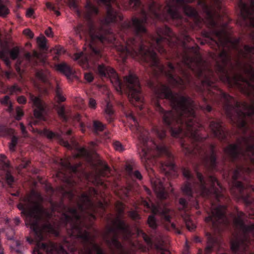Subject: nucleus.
Masks as SVG:
<instances>
[{"mask_svg": "<svg viewBox=\"0 0 254 254\" xmlns=\"http://www.w3.org/2000/svg\"><path fill=\"white\" fill-rule=\"evenodd\" d=\"M191 38H159V53L166 58H177L175 65L168 62L167 68L159 61V114L171 134L181 140L184 154L197 162L193 164L197 182L190 170L182 167L186 181L181 189L188 200L181 198L179 203L184 209L188 208L189 201L193 198V190L210 200L211 209L205 221L215 233L229 226L231 221L227 215V207L223 204L226 199L223 189L217 178L211 174L217 168L216 145L206 144L207 136H202L203 128L197 117V105L191 98L174 92L163 83L167 79L173 87L180 90L192 86L201 96L203 104L199 108L205 113L212 110V106L223 110L227 119L244 134L250 130L249 136H242L237 143L229 144L224 152L229 162L234 164L232 188L247 204L251 203L254 186L247 179L238 181L247 170L245 166L254 165V105L240 102L220 89L214 81V72L206 64L199 52L198 46L189 47Z\"/></svg>", "mask_w": 254, "mask_h": 254, "instance_id": "f257e3e1", "label": "nucleus"}, {"mask_svg": "<svg viewBox=\"0 0 254 254\" xmlns=\"http://www.w3.org/2000/svg\"><path fill=\"white\" fill-rule=\"evenodd\" d=\"M126 116L128 120L133 121L137 130L140 132L138 137L141 146L138 148V152L141 162L144 165H149L153 162L155 158L164 156L166 157L167 161L161 164L163 171L166 173L167 169L174 170L176 166L174 162V156L162 141L166 136V130L162 127H153L154 133L161 141L160 143H157L153 140H150L147 134L140 132L139 130L141 129L137 120L132 113L127 114Z\"/></svg>", "mask_w": 254, "mask_h": 254, "instance_id": "f03ea898", "label": "nucleus"}, {"mask_svg": "<svg viewBox=\"0 0 254 254\" xmlns=\"http://www.w3.org/2000/svg\"><path fill=\"white\" fill-rule=\"evenodd\" d=\"M124 213V209L120 208L119 210V216L117 217L116 220L113 221V225H108L106 227L105 242L113 254H115V250H116L119 254H128L125 252L123 246L119 240L120 233L122 239L125 241L128 240L131 235L128 226L121 218V216Z\"/></svg>", "mask_w": 254, "mask_h": 254, "instance_id": "7ed1b4c3", "label": "nucleus"}, {"mask_svg": "<svg viewBox=\"0 0 254 254\" xmlns=\"http://www.w3.org/2000/svg\"><path fill=\"white\" fill-rule=\"evenodd\" d=\"M146 207L150 209L152 215H150L147 220V223L150 227L153 229H155L158 226L157 220L155 217V215H158L160 218L166 222H171V216L170 214V209L165 206H161L153 203L146 202Z\"/></svg>", "mask_w": 254, "mask_h": 254, "instance_id": "20e7f679", "label": "nucleus"}, {"mask_svg": "<svg viewBox=\"0 0 254 254\" xmlns=\"http://www.w3.org/2000/svg\"><path fill=\"white\" fill-rule=\"evenodd\" d=\"M222 122L220 119L211 121L209 123L210 131L213 136L223 143L229 142V133L222 127Z\"/></svg>", "mask_w": 254, "mask_h": 254, "instance_id": "39448f33", "label": "nucleus"}, {"mask_svg": "<svg viewBox=\"0 0 254 254\" xmlns=\"http://www.w3.org/2000/svg\"><path fill=\"white\" fill-rule=\"evenodd\" d=\"M75 120L79 123V127L82 132H85L86 129L91 130L94 134H98L100 132L103 131L106 128V125L98 120H93L92 123L87 122L86 124L80 121L79 115H77Z\"/></svg>", "mask_w": 254, "mask_h": 254, "instance_id": "423d86ee", "label": "nucleus"}, {"mask_svg": "<svg viewBox=\"0 0 254 254\" xmlns=\"http://www.w3.org/2000/svg\"><path fill=\"white\" fill-rule=\"evenodd\" d=\"M29 103L32 104L34 111V115L38 119L42 120L44 118L45 113V106L44 102L39 96H35L31 93H28Z\"/></svg>", "mask_w": 254, "mask_h": 254, "instance_id": "0eeeda50", "label": "nucleus"}, {"mask_svg": "<svg viewBox=\"0 0 254 254\" xmlns=\"http://www.w3.org/2000/svg\"><path fill=\"white\" fill-rule=\"evenodd\" d=\"M60 163L62 169L59 170L58 175H60L61 174L65 179L67 177L66 172L76 175L79 172V168L81 166V163L72 165L68 159H61Z\"/></svg>", "mask_w": 254, "mask_h": 254, "instance_id": "6e6552de", "label": "nucleus"}, {"mask_svg": "<svg viewBox=\"0 0 254 254\" xmlns=\"http://www.w3.org/2000/svg\"><path fill=\"white\" fill-rule=\"evenodd\" d=\"M152 188L157 196L160 199H165L167 197V193L165 191L163 183L159 179L155 180H151Z\"/></svg>", "mask_w": 254, "mask_h": 254, "instance_id": "1a4fd4ad", "label": "nucleus"}, {"mask_svg": "<svg viewBox=\"0 0 254 254\" xmlns=\"http://www.w3.org/2000/svg\"><path fill=\"white\" fill-rule=\"evenodd\" d=\"M43 134L50 140H57L62 142L63 144L66 147L69 148L70 144L67 141H64L62 138L63 132L59 131V132H53V131L45 128L43 130Z\"/></svg>", "mask_w": 254, "mask_h": 254, "instance_id": "9d476101", "label": "nucleus"}, {"mask_svg": "<svg viewBox=\"0 0 254 254\" xmlns=\"http://www.w3.org/2000/svg\"><path fill=\"white\" fill-rule=\"evenodd\" d=\"M56 70L64 74L68 78L73 74L71 68L65 63H61L55 65Z\"/></svg>", "mask_w": 254, "mask_h": 254, "instance_id": "9b49d317", "label": "nucleus"}, {"mask_svg": "<svg viewBox=\"0 0 254 254\" xmlns=\"http://www.w3.org/2000/svg\"><path fill=\"white\" fill-rule=\"evenodd\" d=\"M205 236L207 243L206 251L208 253H210L213 250L215 245L217 244V240L215 237L210 232H206Z\"/></svg>", "mask_w": 254, "mask_h": 254, "instance_id": "f8f14e48", "label": "nucleus"}, {"mask_svg": "<svg viewBox=\"0 0 254 254\" xmlns=\"http://www.w3.org/2000/svg\"><path fill=\"white\" fill-rule=\"evenodd\" d=\"M105 117L109 123H111L114 119V112L113 109V106L109 102L106 103L105 108Z\"/></svg>", "mask_w": 254, "mask_h": 254, "instance_id": "ddd939ff", "label": "nucleus"}, {"mask_svg": "<svg viewBox=\"0 0 254 254\" xmlns=\"http://www.w3.org/2000/svg\"><path fill=\"white\" fill-rule=\"evenodd\" d=\"M14 133V130L13 129L8 128L6 126L0 125V136H11Z\"/></svg>", "mask_w": 254, "mask_h": 254, "instance_id": "4468645a", "label": "nucleus"}, {"mask_svg": "<svg viewBox=\"0 0 254 254\" xmlns=\"http://www.w3.org/2000/svg\"><path fill=\"white\" fill-rule=\"evenodd\" d=\"M49 72L48 70H44L43 69L37 70L36 71V77L40 81L43 82H47L48 81V75Z\"/></svg>", "mask_w": 254, "mask_h": 254, "instance_id": "2eb2a0df", "label": "nucleus"}, {"mask_svg": "<svg viewBox=\"0 0 254 254\" xmlns=\"http://www.w3.org/2000/svg\"><path fill=\"white\" fill-rule=\"evenodd\" d=\"M127 169L129 174L132 178L138 180H141L142 179V175L138 170H133L131 166L127 167Z\"/></svg>", "mask_w": 254, "mask_h": 254, "instance_id": "dca6fc26", "label": "nucleus"}, {"mask_svg": "<svg viewBox=\"0 0 254 254\" xmlns=\"http://www.w3.org/2000/svg\"><path fill=\"white\" fill-rule=\"evenodd\" d=\"M57 112L59 116L63 120V122H66L68 120V117L66 114L64 107L60 106L58 108Z\"/></svg>", "mask_w": 254, "mask_h": 254, "instance_id": "f3484780", "label": "nucleus"}, {"mask_svg": "<svg viewBox=\"0 0 254 254\" xmlns=\"http://www.w3.org/2000/svg\"><path fill=\"white\" fill-rule=\"evenodd\" d=\"M99 165L102 168L100 174L102 176H105L107 173H110L111 169L108 164L101 160L98 162Z\"/></svg>", "mask_w": 254, "mask_h": 254, "instance_id": "a211bd4d", "label": "nucleus"}, {"mask_svg": "<svg viewBox=\"0 0 254 254\" xmlns=\"http://www.w3.org/2000/svg\"><path fill=\"white\" fill-rule=\"evenodd\" d=\"M47 40L44 36L39 37L37 38V43L39 48L42 50H46L47 47L46 45Z\"/></svg>", "mask_w": 254, "mask_h": 254, "instance_id": "6ab92c4d", "label": "nucleus"}, {"mask_svg": "<svg viewBox=\"0 0 254 254\" xmlns=\"http://www.w3.org/2000/svg\"><path fill=\"white\" fill-rule=\"evenodd\" d=\"M11 138V142L9 145V150L11 152H14L15 151V148L18 143V138L13 134Z\"/></svg>", "mask_w": 254, "mask_h": 254, "instance_id": "aec40b11", "label": "nucleus"}, {"mask_svg": "<svg viewBox=\"0 0 254 254\" xmlns=\"http://www.w3.org/2000/svg\"><path fill=\"white\" fill-rule=\"evenodd\" d=\"M7 89L10 95H12L15 93H20L22 91L21 88L20 87H19L16 84H14L12 86H8Z\"/></svg>", "mask_w": 254, "mask_h": 254, "instance_id": "412c9836", "label": "nucleus"}, {"mask_svg": "<svg viewBox=\"0 0 254 254\" xmlns=\"http://www.w3.org/2000/svg\"><path fill=\"white\" fill-rule=\"evenodd\" d=\"M9 13L8 8L3 4L1 0H0V16L2 17L6 16Z\"/></svg>", "mask_w": 254, "mask_h": 254, "instance_id": "4be33fe9", "label": "nucleus"}, {"mask_svg": "<svg viewBox=\"0 0 254 254\" xmlns=\"http://www.w3.org/2000/svg\"><path fill=\"white\" fill-rule=\"evenodd\" d=\"M20 54V50L18 47H15L9 52L10 58L13 60H15L17 59Z\"/></svg>", "mask_w": 254, "mask_h": 254, "instance_id": "5701e85b", "label": "nucleus"}, {"mask_svg": "<svg viewBox=\"0 0 254 254\" xmlns=\"http://www.w3.org/2000/svg\"><path fill=\"white\" fill-rule=\"evenodd\" d=\"M0 59H1L7 67H10L11 62L9 57L4 52H0Z\"/></svg>", "mask_w": 254, "mask_h": 254, "instance_id": "b1692460", "label": "nucleus"}, {"mask_svg": "<svg viewBox=\"0 0 254 254\" xmlns=\"http://www.w3.org/2000/svg\"><path fill=\"white\" fill-rule=\"evenodd\" d=\"M55 93L59 102H62L65 101V98L63 96L62 90L58 85L57 86Z\"/></svg>", "mask_w": 254, "mask_h": 254, "instance_id": "393cba45", "label": "nucleus"}, {"mask_svg": "<svg viewBox=\"0 0 254 254\" xmlns=\"http://www.w3.org/2000/svg\"><path fill=\"white\" fill-rule=\"evenodd\" d=\"M5 180L7 184L11 187L14 182V178L11 175L10 172L8 170L6 171L5 174Z\"/></svg>", "mask_w": 254, "mask_h": 254, "instance_id": "a878e982", "label": "nucleus"}, {"mask_svg": "<svg viewBox=\"0 0 254 254\" xmlns=\"http://www.w3.org/2000/svg\"><path fill=\"white\" fill-rule=\"evenodd\" d=\"M69 3V5L70 7H72L77 13V14L78 16H80L81 15V12L79 10L78 8V5L76 3V0H67Z\"/></svg>", "mask_w": 254, "mask_h": 254, "instance_id": "bb28decb", "label": "nucleus"}, {"mask_svg": "<svg viewBox=\"0 0 254 254\" xmlns=\"http://www.w3.org/2000/svg\"><path fill=\"white\" fill-rule=\"evenodd\" d=\"M1 104L7 106L10 110H12V105L9 101V97L8 95L5 96L3 98L0 100Z\"/></svg>", "mask_w": 254, "mask_h": 254, "instance_id": "cd10ccee", "label": "nucleus"}, {"mask_svg": "<svg viewBox=\"0 0 254 254\" xmlns=\"http://www.w3.org/2000/svg\"><path fill=\"white\" fill-rule=\"evenodd\" d=\"M21 243L19 241H16L14 246L11 247L13 250L15 251L17 254H22V250L20 247Z\"/></svg>", "mask_w": 254, "mask_h": 254, "instance_id": "c85d7f7f", "label": "nucleus"}, {"mask_svg": "<svg viewBox=\"0 0 254 254\" xmlns=\"http://www.w3.org/2000/svg\"><path fill=\"white\" fill-rule=\"evenodd\" d=\"M113 146L116 150L120 152H122L124 150L123 145L118 141H116L113 143Z\"/></svg>", "mask_w": 254, "mask_h": 254, "instance_id": "c756f323", "label": "nucleus"}, {"mask_svg": "<svg viewBox=\"0 0 254 254\" xmlns=\"http://www.w3.org/2000/svg\"><path fill=\"white\" fill-rule=\"evenodd\" d=\"M186 225L189 231H193L195 228V224L190 219L186 220Z\"/></svg>", "mask_w": 254, "mask_h": 254, "instance_id": "7c9ffc66", "label": "nucleus"}, {"mask_svg": "<svg viewBox=\"0 0 254 254\" xmlns=\"http://www.w3.org/2000/svg\"><path fill=\"white\" fill-rule=\"evenodd\" d=\"M30 163V161L26 160L25 158H23L21 159V162L19 166L21 168H25Z\"/></svg>", "mask_w": 254, "mask_h": 254, "instance_id": "2f4dec72", "label": "nucleus"}, {"mask_svg": "<svg viewBox=\"0 0 254 254\" xmlns=\"http://www.w3.org/2000/svg\"><path fill=\"white\" fill-rule=\"evenodd\" d=\"M141 234L142 237L144 240V241L146 243V244L148 245H152V240L151 238L144 232L141 231Z\"/></svg>", "mask_w": 254, "mask_h": 254, "instance_id": "473e14b6", "label": "nucleus"}, {"mask_svg": "<svg viewBox=\"0 0 254 254\" xmlns=\"http://www.w3.org/2000/svg\"><path fill=\"white\" fill-rule=\"evenodd\" d=\"M16 119L18 121L20 120L22 116L24 115V113L22 110L19 108H17L16 110Z\"/></svg>", "mask_w": 254, "mask_h": 254, "instance_id": "72a5a7b5", "label": "nucleus"}, {"mask_svg": "<svg viewBox=\"0 0 254 254\" xmlns=\"http://www.w3.org/2000/svg\"><path fill=\"white\" fill-rule=\"evenodd\" d=\"M19 126H20V130L21 131V133H22V135H23V136L24 137H27L28 136V132L26 130V127H25V126L24 125V124L23 123H21L20 124Z\"/></svg>", "mask_w": 254, "mask_h": 254, "instance_id": "f704fd0d", "label": "nucleus"}, {"mask_svg": "<svg viewBox=\"0 0 254 254\" xmlns=\"http://www.w3.org/2000/svg\"><path fill=\"white\" fill-rule=\"evenodd\" d=\"M84 78L88 82H92L94 79V76L91 73H85L84 74Z\"/></svg>", "mask_w": 254, "mask_h": 254, "instance_id": "c9c22d12", "label": "nucleus"}, {"mask_svg": "<svg viewBox=\"0 0 254 254\" xmlns=\"http://www.w3.org/2000/svg\"><path fill=\"white\" fill-rule=\"evenodd\" d=\"M23 34L30 39H32L34 37V33L29 29L24 30Z\"/></svg>", "mask_w": 254, "mask_h": 254, "instance_id": "e433bc0d", "label": "nucleus"}, {"mask_svg": "<svg viewBox=\"0 0 254 254\" xmlns=\"http://www.w3.org/2000/svg\"><path fill=\"white\" fill-rule=\"evenodd\" d=\"M88 105L90 108L95 109L97 105L96 100L92 98H89Z\"/></svg>", "mask_w": 254, "mask_h": 254, "instance_id": "4c0bfd02", "label": "nucleus"}, {"mask_svg": "<svg viewBox=\"0 0 254 254\" xmlns=\"http://www.w3.org/2000/svg\"><path fill=\"white\" fill-rule=\"evenodd\" d=\"M17 101L18 103L21 104H25L27 102V99L24 96H18L17 98Z\"/></svg>", "mask_w": 254, "mask_h": 254, "instance_id": "58836bf2", "label": "nucleus"}, {"mask_svg": "<svg viewBox=\"0 0 254 254\" xmlns=\"http://www.w3.org/2000/svg\"><path fill=\"white\" fill-rule=\"evenodd\" d=\"M47 6L48 7L51 8L54 11H55V13L57 16L60 15L61 13L60 11L57 10L55 9V7L52 6V4L51 3H47Z\"/></svg>", "mask_w": 254, "mask_h": 254, "instance_id": "ea45409f", "label": "nucleus"}, {"mask_svg": "<svg viewBox=\"0 0 254 254\" xmlns=\"http://www.w3.org/2000/svg\"><path fill=\"white\" fill-rule=\"evenodd\" d=\"M45 33L46 35V36L49 37H52L53 33H52V31L51 28L49 27L47 29H46L45 30Z\"/></svg>", "mask_w": 254, "mask_h": 254, "instance_id": "a19ab883", "label": "nucleus"}, {"mask_svg": "<svg viewBox=\"0 0 254 254\" xmlns=\"http://www.w3.org/2000/svg\"><path fill=\"white\" fill-rule=\"evenodd\" d=\"M34 13V10L31 8H28L26 11V15L28 17H31Z\"/></svg>", "mask_w": 254, "mask_h": 254, "instance_id": "79ce46f5", "label": "nucleus"}, {"mask_svg": "<svg viewBox=\"0 0 254 254\" xmlns=\"http://www.w3.org/2000/svg\"><path fill=\"white\" fill-rule=\"evenodd\" d=\"M2 169L3 170H5L6 169H8L9 168V164L8 163L2 161Z\"/></svg>", "mask_w": 254, "mask_h": 254, "instance_id": "37998d69", "label": "nucleus"}, {"mask_svg": "<svg viewBox=\"0 0 254 254\" xmlns=\"http://www.w3.org/2000/svg\"><path fill=\"white\" fill-rule=\"evenodd\" d=\"M90 147H91V149L93 151L96 146H97V143L95 142L91 141L89 143Z\"/></svg>", "mask_w": 254, "mask_h": 254, "instance_id": "c03bdc74", "label": "nucleus"}, {"mask_svg": "<svg viewBox=\"0 0 254 254\" xmlns=\"http://www.w3.org/2000/svg\"><path fill=\"white\" fill-rule=\"evenodd\" d=\"M13 221H14V223L15 224V225H19L21 222V220L19 217L15 218L13 219Z\"/></svg>", "mask_w": 254, "mask_h": 254, "instance_id": "a18cd8bd", "label": "nucleus"}, {"mask_svg": "<svg viewBox=\"0 0 254 254\" xmlns=\"http://www.w3.org/2000/svg\"><path fill=\"white\" fill-rule=\"evenodd\" d=\"M56 50H57L56 53L58 55L61 54L62 53L64 52V51L63 48L62 47L57 48Z\"/></svg>", "mask_w": 254, "mask_h": 254, "instance_id": "49530a36", "label": "nucleus"}, {"mask_svg": "<svg viewBox=\"0 0 254 254\" xmlns=\"http://www.w3.org/2000/svg\"><path fill=\"white\" fill-rule=\"evenodd\" d=\"M26 58L29 60L30 61L31 60V59L32 58V56H31V54L30 53H27L26 54Z\"/></svg>", "mask_w": 254, "mask_h": 254, "instance_id": "de8ad7c7", "label": "nucleus"}, {"mask_svg": "<svg viewBox=\"0 0 254 254\" xmlns=\"http://www.w3.org/2000/svg\"><path fill=\"white\" fill-rule=\"evenodd\" d=\"M81 151L82 153H83L84 155H87L88 154V151H87V150L84 148H82L81 149Z\"/></svg>", "mask_w": 254, "mask_h": 254, "instance_id": "09e8293b", "label": "nucleus"}, {"mask_svg": "<svg viewBox=\"0 0 254 254\" xmlns=\"http://www.w3.org/2000/svg\"><path fill=\"white\" fill-rule=\"evenodd\" d=\"M5 75L7 78H10L11 76V73L9 71H6L5 73Z\"/></svg>", "mask_w": 254, "mask_h": 254, "instance_id": "8fccbe9b", "label": "nucleus"}, {"mask_svg": "<svg viewBox=\"0 0 254 254\" xmlns=\"http://www.w3.org/2000/svg\"><path fill=\"white\" fill-rule=\"evenodd\" d=\"M207 118H208V124L209 125V123L211 121H213V120H217V119H213V120H211L210 118H209V117H207Z\"/></svg>", "mask_w": 254, "mask_h": 254, "instance_id": "3c124183", "label": "nucleus"}, {"mask_svg": "<svg viewBox=\"0 0 254 254\" xmlns=\"http://www.w3.org/2000/svg\"><path fill=\"white\" fill-rule=\"evenodd\" d=\"M195 241L196 242H200V239L198 237H196Z\"/></svg>", "mask_w": 254, "mask_h": 254, "instance_id": "603ef678", "label": "nucleus"}, {"mask_svg": "<svg viewBox=\"0 0 254 254\" xmlns=\"http://www.w3.org/2000/svg\"><path fill=\"white\" fill-rule=\"evenodd\" d=\"M171 226L173 228H175V224L173 223H171Z\"/></svg>", "mask_w": 254, "mask_h": 254, "instance_id": "864d4df0", "label": "nucleus"}, {"mask_svg": "<svg viewBox=\"0 0 254 254\" xmlns=\"http://www.w3.org/2000/svg\"><path fill=\"white\" fill-rule=\"evenodd\" d=\"M67 133V134L70 135L71 133V130H68Z\"/></svg>", "mask_w": 254, "mask_h": 254, "instance_id": "5fc2aeb1", "label": "nucleus"}, {"mask_svg": "<svg viewBox=\"0 0 254 254\" xmlns=\"http://www.w3.org/2000/svg\"><path fill=\"white\" fill-rule=\"evenodd\" d=\"M167 27H168V28L170 29V30L172 31V33H173L175 35H176L177 37H178V36H177V35H176V34H175V33H174L172 30H171V29H170L168 26H167Z\"/></svg>", "mask_w": 254, "mask_h": 254, "instance_id": "6e6d98bb", "label": "nucleus"}, {"mask_svg": "<svg viewBox=\"0 0 254 254\" xmlns=\"http://www.w3.org/2000/svg\"><path fill=\"white\" fill-rule=\"evenodd\" d=\"M1 157L3 158H5V156L3 155H1Z\"/></svg>", "mask_w": 254, "mask_h": 254, "instance_id": "4d7b16f0", "label": "nucleus"}, {"mask_svg": "<svg viewBox=\"0 0 254 254\" xmlns=\"http://www.w3.org/2000/svg\"><path fill=\"white\" fill-rule=\"evenodd\" d=\"M8 239L11 240L13 239V237L12 236L11 237H9Z\"/></svg>", "mask_w": 254, "mask_h": 254, "instance_id": "13d9d810", "label": "nucleus"}, {"mask_svg": "<svg viewBox=\"0 0 254 254\" xmlns=\"http://www.w3.org/2000/svg\"><path fill=\"white\" fill-rule=\"evenodd\" d=\"M220 0H218V1H220Z\"/></svg>", "mask_w": 254, "mask_h": 254, "instance_id": "bf43d9fd", "label": "nucleus"}]
</instances>
